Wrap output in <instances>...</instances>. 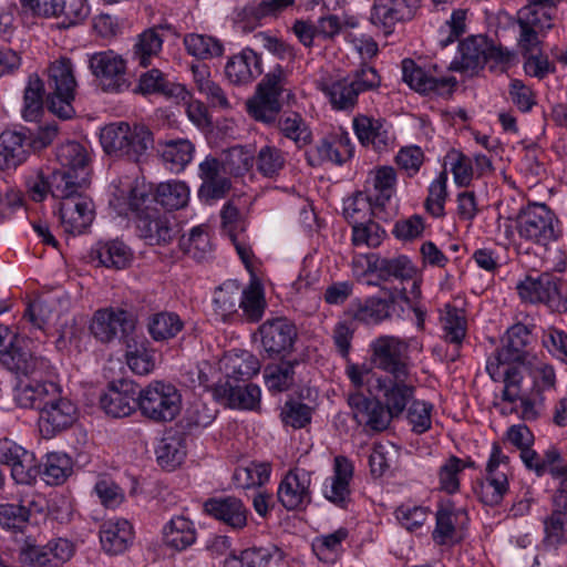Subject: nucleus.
<instances>
[{
  "label": "nucleus",
  "instance_id": "nucleus-1",
  "mask_svg": "<svg viewBox=\"0 0 567 567\" xmlns=\"http://www.w3.org/2000/svg\"><path fill=\"white\" fill-rule=\"evenodd\" d=\"M56 159L62 167L51 173L52 196H65L87 188L91 158L83 144L76 141L61 144L56 150Z\"/></svg>",
  "mask_w": 567,
  "mask_h": 567
},
{
  "label": "nucleus",
  "instance_id": "nucleus-2",
  "mask_svg": "<svg viewBox=\"0 0 567 567\" xmlns=\"http://www.w3.org/2000/svg\"><path fill=\"white\" fill-rule=\"evenodd\" d=\"M390 200V167L382 166L365 182V194L357 192L343 202V216L350 224H359L372 215L386 220Z\"/></svg>",
  "mask_w": 567,
  "mask_h": 567
},
{
  "label": "nucleus",
  "instance_id": "nucleus-3",
  "mask_svg": "<svg viewBox=\"0 0 567 567\" xmlns=\"http://www.w3.org/2000/svg\"><path fill=\"white\" fill-rule=\"evenodd\" d=\"M100 142L109 155L141 162L153 147V134L142 124L111 123L102 128Z\"/></svg>",
  "mask_w": 567,
  "mask_h": 567
},
{
  "label": "nucleus",
  "instance_id": "nucleus-4",
  "mask_svg": "<svg viewBox=\"0 0 567 567\" xmlns=\"http://www.w3.org/2000/svg\"><path fill=\"white\" fill-rule=\"evenodd\" d=\"M369 391L373 399L361 393L348 398L352 415L359 424L365 425L372 432H381L390 426V385L381 378L370 379Z\"/></svg>",
  "mask_w": 567,
  "mask_h": 567
},
{
  "label": "nucleus",
  "instance_id": "nucleus-5",
  "mask_svg": "<svg viewBox=\"0 0 567 567\" xmlns=\"http://www.w3.org/2000/svg\"><path fill=\"white\" fill-rule=\"evenodd\" d=\"M369 391L373 399L361 393L348 398L352 415L359 424L365 425L372 432H381L390 426V385L381 378L370 379Z\"/></svg>",
  "mask_w": 567,
  "mask_h": 567
},
{
  "label": "nucleus",
  "instance_id": "nucleus-6",
  "mask_svg": "<svg viewBox=\"0 0 567 567\" xmlns=\"http://www.w3.org/2000/svg\"><path fill=\"white\" fill-rule=\"evenodd\" d=\"M380 84V76L375 69L362 64L359 69L344 78L320 83V90L328 97L336 111H352L359 94L372 90Z\"/></svg>",
  "mask_w": 567,
  "mask_h": 567
},
{
  "label": "nucleus",
  "instance_id": "nucleus-7",
  "mask_svg": "<svg viewBox=\"0 0 567 567\" xmlns=\"http://www.w3.org/2000/svg\"><path fill=\"white\" fill-rule=\"evenodd\" d=\"M558 219L546 205L530 203L519 209L516 217V229L520 238L546 247L560 236Z\"/></svg>",
  "mask_w": 567,
  "mask_h": 567
},
{
  "label": "nucleus",
  "instance_id": "nucleus-8",
  "mask_svg": "<svg viewBox=\"0 0 567 567\" xmlns=\"http://www.w3.org/2000/svg\"><path fill=\"white\" fill-rule=\"evenodd\" d=\"M48 71L49 109L61 118H71L74 114L72 102L78 85L72 61L69 58H60L50 64Z\"/></svg>",
  "mask_w": 567,
  "mask_h": 567
},
{
  "label": "nucleus",
  "instance_id": "nucleus-9",
  "mask_svg": "<svg viewBox=\"0 0 567 567\" xmlns=\"http://www.w3.org/2000/svg\"><path fill=\"white\" fill-rule=\"evenodd\" d=\"M182 395L175 385L154 381L138 390V409L154 422H171L181 411Z\"/></svg>",
  "mask_w": 567,
  "mask_h": 567
},
{
  "label": "nucleus",
  "instance_id": "nucleus-10",
  "mask_svg": "<svg viewBox=\"0 0 567 567\" xmlns=\"http://www.w3.org/2000/svg\"><path fill=\"white\" fill-rule=\"evenodd\" d=\"M416 269L406 256H399L392 260V277L400 280L399 286H392L398 293H392V311L398 308L402 312H408L410 317L413 315L416 319V326L420 330L424 328L425 312L416 306V299L421 296V289L415 279Z\"/></svg>",
  "mask_w": 567,
  "mask_h": 567
},
{
  "label": "nucleus",
  "instance_id": "nucleus-11",
  "mask_svg": "<svg viewBox=\"0 0 567 567\" xmlns=\"http://www.w3.org/2000/svg\"><path fill=\"white\" fill-rule=\"evenodd\" d=\"M507 59L508 55L489 43L485 37L471 35L460 43L458 56L450 63L447 69L475 74L491 60L504 62Z\"/></svg>",
  "mask_w": 567,
  "mask_h": 567
},
{
  "label": "nucleus",
  "instance_id": "nucleus-12",
  "mask_svg": "<svg viewBox=\"0 0 567 567\" xmlns=\"http://www.w3.org/2000/svg\"><path fill=\"white\" fill-rule=\"evenodd\" d=\"M91 334L102 343L130 340L135 329L134 316L123 308H101L93 313L89 326Z\"/></svg>",
  "mask_w": 567,
  "mask_h": 567
},
{
  "label": "nucleus",
  "instance_id": "nucleus-13",
  "mask_svg": "<svg viewBox=\"0 0 567 567\" xmlns=\"http://www.w3.org/2000/svg\"><path fill=\"white\" fill-rule=\"evenodd\" d=\"M530 331L522 323L512 326L506 333L504 346L488 358L486 371L494 381L502 378L501 367L512 363H524L528 357Z\"/></svg>",
  "mask_w": 567,
  "mask_h": 567
},
{
  "label": "nucleus",
  "instance_id": "nucleus-14",
  "mask_svg": "<svg viewBox=\"0 0 567 567\" xmlns=\"http://www.w3.org/2000/svg\"><path fill=\"white\" fill-rule=\"evenodd\" d=\"M89 68L104 92L121 93L128 90L126 62L114 51L107 50L91 54Z\"/></svg>",
  "mask_w": 567,
  "mask_h": 567
},
{
  "label": "nucleus",
  "instance_id": "nucleus-15",
  "mask_svg": "<svg viewBox=\"0 0 567 567\" xmlns=\"http://www.w3.org/2000/svg\"><path fill=\"white\" fill-rule=\"evenodd\" d=\"M78 415V406L70 399L61 396L60 389L55 385L54 394L47 398L40 412V431L45 437H52L71 427Z\"/></svg>",
  "mask_w": 567,
  "mask_h": 567
},
{
  "label": "nucleus",
  "instance_id": "nucleus-16",
  "mask_svg": "<svg viewBox=\"0 0 567 567\" xmlns=\"http://www.w3.org/2000/svg\"><path fill=\"white\" fill-rule=\"evenodd\" d=\"M261 347L269 358H285L293 350L298 331L285 317L267 319L259 328Z\"/></svg>",
  "mask_w": 567,
  "mask_h": 567
},
{
  "label": "nucleus",
  "instance_id": "nucleus-17",
  "mask_svg": "<svg viewBox=\"0 0 567 567\" xmlns=\"http://www.w3.org/2000/svg\"><path fill=\"white\" fill-rule=\"evenodd\" d=\"M75 553L74 544L68 538H55L39 546L25 543L20 550V560L32 567H60Z\"/></svg>",
  "mask_w": 567,
  "mask_h": 567
},
{
  "label": "nucleus",
  "instance_id": "nucleus-18",
  "mask_svg": "<svg viewBox=\"0 0 567 567\" xmlns=\"http://www.w3.org/2000/svg\"><path fill=\"white\" fill-rule=\"evenodd\" d=\"M83 190L65 196H54L61 199L59 214L64 230L69 234H82L94 219V205L91 198L82 195Z\"/></svg>",
  "mask_w": 567,
  "mask_h": 567
},
{
  "label": "nucleus",
  "instance_id": "nucleus-19",
  "mask_svg": "<svg viewBox=\"0 0 567 567\" xmlns=\"http://www.w3.org/2000/svg\"><path fill=\"white\" fill-rule=\"evenodd\" d=\"M311 473L299 467L287 472L278 489V502L287 511H303L311 503Z\"/></svg>",
  "mask_w": 567,
  "mask_h": 567
},
{
  "label": "nucleus",
  "instance_id": "nucleus-20",
  "mask_svg": "<svg viewBox=\"0 0 567 567\" xmlns=\"http://www.w3.org/2000/svg\"><path fill=\"white\" fill-rule=\"evenodd\" d=\"M102 410L113 417H125L138 408V386L130 380L121 379L109 384L100 396Z\"/></svg>",
  "mask_w": 567,
  "mask_h": 567
},
{
  "label": "nucleus",
  "instance_id": "nucleus-21",
  "mask_svg": "<svg viewBox=\"0 0 567 567\" xmlns=\"http://www.w3.org/2000/svg\"><path fill=\"white\" fill-rule=\"evenodd\" d=\"M137 236L151 246H165L178 234L177 225L158 209H148L135 219Z\"/></svg>",
  "mask_w": 567,
  "mask_h": 567
},
{
  "label": "nucleus",
  "instance_id": "nucleus-22",
  "mask_svg": "<svg viewBox=\"0 0 567 567\" xmlns=\"http://www.w3.org/2000/svg\"><path fill=\"white\" fill-rule=\"evenodd\" d=\"M23 343L14 338L7 349L0 350L1 364L18 375H41L48 369V362L43 358L33 355Z\"/></svg>",
  "mask_w": 567,
  "mask_h": 567
},
{
  "label": "nucleus",
  "instance_id": "nucleus-23",
  "mask_svg": "<svg viewBox=\"0 0 567 567\" xmlns=\"http://www.w3.org/2000/svg\"><path fill=\"white\" fill-rule=\"evenodd\" d=\"M517 290L524 301L544 302L551 308H558L560 305L558 279L548 272H544L537 278L526 277L517 285Z\"/></svg>",
  "mask_w": 567,
  "mask_h": 567
},
{
  "label": "nucleus",
  "instance_id": "nucleus-24",
  "mask_svg": "<svg viewBox=\"0 0 567 567\" xmlns=\"http://www.w3.org/2000/svg\"><path fill=\"white\" fill-rule=\"evenodd\" d=\"M204 512L235 530L247 525L248 509L241 499L235 496L208 498L204 503Z\"/></svg>",
  "mask_w": 567,
  "mask_h": 567
},
{
  "label": "nucleus",
  "instance_id": "nucleus-25",
  "mask_svg": "<svg viewBox=\"0 0 567 567\" xmlns=\"http://www.w3.org/2000/svg\"><path fill=\"white\" fill-rule=\"evenodd\" d=\"M402 80L414 91L420 93L449 92L457 84L454 76H441L427 74L422 68L411 59L402 61Z\"/></svg>",
  "mask_w": 567,
  "mask_h": 567
},
{
  "label": "nucleus",
  "instance_id": "nucleus-26",
  "mask_svg": "<svg viewBox=\"0 0 567 567\" xmlns=\"http://www.w3.org/2000/svg\"><path fill=\"white\" fill-rule=\"evenodd\" d=\"M262 73L260 56L251 49H244L229 58L225 65V75L236 85L250 83Z\"/></svg>",
  "mask_w": 567,
  "mask_h": 567
},
{
  "label": "nucleus",
  "instance_id": "nucleus-27",
  "mask_svg": "<svg viewBox=\"0 0 567 567\" xmlns=\"http://www.w3.org/2000/svg\"><path fill=\"white\" fill-rule=\"evenodd\" d=\"M352 476V463L344 456H337L334 458V474L330 481H327L324 484V497L340 507H346L350 497L349 484Z\"/></svg>",
  "mask_w": 567,
  "mask_h": 567
},
{
  "label": "nucleus",
  "instance_id": "nucleus-28",
  "mask_svg": "<svg viewBox=\"0 0 567 567\" xmlns=\"http://www.w3.org/2000/svg\"><path fill=\"white\" fill-rule=\"evenodd\" d=\"M133 540V527L124 518L105 520L100 529L102 548L111 555L124 553Z\"/></svg>",
  "mask_w": 567,
  "mask_h": 567
},
{
  "label": "nucleus",
  "instance_id": "nucleus-29",
  "mask_svg": "<svg viewBox=\"0 0 567 567\" xmlns=\"http://www.w3.org/2000/svg\"><path fill=\"white\" fill-rule=\"evenodd\" d=\"M214 395L217 400H225L231 408L254 410L260 403L261 391L252 383L241 386L226 380L224 383H217Z\"/></svg>",
  "mask_w": 567,
  "mask_h": 567
},
{
  "label": "nucleus",
  "instance_id": "nucleus-30",
  "mask_svg": "<svg viewBox=\"0 0 567 567\" xmlns=\"http://www.w3.org/2000/svg\"><path fill=\"white\" fill-rule=\"evenodd\" d=\"M133 92L142 95L161 93L176 101H186L189 97V92L185 86L167 82L158 69H152L141 74L138 84Z\"/></svg>",
  "mask_w": 567,
  "mask_h": 567
},
{
  "label": "nucleus",
  "instance_id": "nucleus-31",
  "mask_svg": "<svg viewBox=\"0 0 567 567\" xmlns=\"http://www.w3.org/2000/svg\"><path fill=\"white\" fill-rule=\"evenodd\" d=\"M30 151L24 132H2L0 134V169L4 171L17 167L27 159Z\"/></svg>",
  "mask_w": 567,
  "mask_h": 567
},
{
  "label": "nucleus",
  "instance_id": "nucleus-32",
  "mask_svg": "<svg viewBox=\"0 0 567 567\" xmlns=\"http://www.w3.org/2000/svg\"><path fill=\"white\" fill-rule=\"evenodd\" d=\"M353 155V148L347 136L336 141L322 140L318 145L307 152V159L311 166L323 163L342 165Z\"/></svg>",
  "mask_w": 567,
  "mask_h": 567
},
{
  "label": "nucleus",
  "instance_id": "nucleus-33",
  "mask_svg": "<svg viewBox=\"0 0 567 567\" xmlns=\"http://www.w3.org/2000/svg\"><path fill=\"white\" fill-rule=\"evenodd\" d=\"M353 130L362 145L371 146L378 153L388 151L389 136L384 120L359 115L353 118Z\"/></svg>",
  "mask_w": 567,
  "mask_h": 567
},
{
  "label": "nucleus",
  "instance_id": "nucleus-34",
  "mask_svg": "<svg viewBox=\"0 0 567 567\" xmlns=\"http://www.w3.org/2000/svg\"><path fill=\"white\" fill-rule=\"evenodd\" d=\"M156 461L162 468L167 471L179 466L186 456L185 437L182 433L169 432L159 441L156 450Z\"/></svg>",
  "mask_w": 567,
  "mask_h": 567
},
{
  "label": "nucleus",
  "instance_id": "nucleus-35",
  "mask_svg": "<svg viewBox=\"0 0 567 567\" xmlns=\"http://www.w3.org/2000/svg\"><path fill=\"white\" fill-rule=\"evenodd\" d=\"M546 539L551 544L567 540V492L561 488L554 496V509L545 522Z\"/></svg>",
  "mask_w": 567,
  "mask_h": 567
},
{
  "label": "nucleus",
  "instance_id": "nucleus-36",
  "mask_svg": "<svg viewBox=\"0 0 567 567\" xmlns=\"http://www.w3.org/2000/svg\"><path fill=\"white\" fill-rule=\"evenodd\" d=\"M164 543L176 550H184L196 542L194 523L184 516H174L163 528Z\"/></svg>",
  "mask_w": 567,
  "mask_h": 567
},
{
  "label": "nucleus",
  "instance_id": "nucleus-37",
  "mask_svg": "<svg viewBox=\"0 0 567 567\" xmlns=\"http://www.w3.org/2000/svg\"><path fill=\"white\" fill-rule=\"evenodd\" d=\"M298 360H281L269 363L264 369V380L270 392H285L295 386V368Z\"/></svg>",
  "mask_w": 567,
  "mask_h": 567
},
{
  "label": "nucleus",
  "instance_id": "nucleus-38",
  "mask_svg": "<svg viewBox=\"0 0 567 567\" xmlns=\"http://www.w3.org/2000/svg\"><path fill=\"white\" fill-rule=\"evenodd\" d=\"M241 287L236 280H228L216 288L213 297V309L223 321L238 313Z\"/></svg>",
  "mask_w": 567,
  "mask_h": 567
},
{
  "label": "nucleus",
  "instance_id": "nucleus-39",
  "mask_svg": "<svg viewBox=\"0 0 567 567\" xmlns=\"http://www.w3.org/2000/svg\"><path fill=\"white\" fill-rule=\"evenodd\" d=\"M352 319L364 324H378L390 316V291L372 296L351 312Z\"/></svg>",
  "mask_w": 567,
  "mask_h": 567
},
{
  "label": "nucleus",
  "instance_id": "nucleus-40",
  "mask_svg": "<svg viewBox=\"0 0 567 567\" xmlns=\"http://www.w3.org/2000/svg\"><path fill=\"white\" fill-rule=\"evenodd\" d=\"M259 359L249 351L240 350L226 357L227 380L246 381L260 371Z\"/></svg>",
  "mask_w": 567,
  "mask_h": 567
},
{
  "label": "nucleus",
  "instance_id": "nucleus-41",
  "mask_svg": "<svg viewBox=\"0 0 567 567\" xmlns=\"http://www.w3.org/2000/svg\"><path fill=\"white\" fill-rule=\"evenodd\" d=\"M53 382H29L20 384L14 390V400L20 408L37 409L41 412L44 401L50 394H54Z\"/></svg>",
  "mask_w": 567,
  "mask_h": 567
},
{
  "label": "nucleus",
  "instance_id": "nucleus-42",
  "mask_svg": "<svg viewBox=\"0 0 567 567\" xmlns=\"http://www.w3.org/2000/svg\"><path fill=\"white\" fill-rule=\"evenodd\" d=\"M508 492L506 471L486 470L485 480L478 483L476 494L482 503L488 506L498 505Z\"/></svg>",
  "mask_w": 567,
  "mask_h": 567
},
{
  "label": "nucleus",
  "instance_id": "nucleus-43",
  "mask_svg": "<svg viewBox=\"0 0 567 567\" xmlns=\"http://www.w3.org/2000/svg\"><path fill=\"white\" fill-rule=\"evenodd\" d=\"M184 328L181 317L171 311H161L148 317L147 331L154 341L175 338Z\"/></svg>",
  "mask_w": 567,
  "mask_h": 567
},
{
  "label": "nucleus",
  "instance_id": "nucleus-44",
  "mask_svg": "<svg viewBox=\"0 0 567 567\" xmlns=\"http://www.w3.org/2000/svg\"><path fill=\"white\" fill-rule=\"evenodd\" d=\"M95 252L102 266L116 270L126 268L133 257L131 249L121 240L100 243Z\"/></svg>",
  "mask_w": 567,
  "mask_h": 567
},
{
  "label": "nucleus",
  "instance_id": "nucleus-45",
  "mask_svg": "<svg viewBox=\"0 0 567 567\" xmlns=\"http://www.w3.org/2000/svg\"><path fill=\"white\" fill-rule=\"evenodd\" d=\"M183 43L187 53L198 60H212L224 53L223 43L215 37L199 33H188Z\"/></svg>",
  "mask_w": 567,
  "mask_h": 567
},
{
  "label": "nucleus",
  "instance_id": "nucleus-46",
  "mask_svg": "<svg viewBox=\"0 0 567 567\" xmlns=\"http://www.w3.org/2000/svg\"><path fill=\"white\" fill-rule=\"evenodd\" d=\"M217 375L216 368L208 361L204 360L197 363H189L183 367L181 379L182 382L192 389L200 388L204 391L213 390L217 385L214 379Z\"/></svg>",
  "mask_w": 567,
  "mask_h": 567
},
{
  "label": "nucleus",
  "instance_id": "nucleus-47",
  "mask_svg": "<svg viewBox=\"0 0 567 567\" xmlns=\"http://www.w3.org/2000/svg\"><path fill=\"white\" fill-rule=\"evenodd\" d=\"M195 147L188 140H171L163 145L162 158L172 172L179 173L192 162Z\"/></svg>",
  "mask_w": 567,
  "mask_h": 567
},
{
  "label": "nucleus",
  "instance_id": "nucleus-48",
  "mask_svg": "<svg viewBox=\"0 0 567 567\" xmlns=\"http://www.w3.org/2000/svg\"><path fill=\"white\" fill-rule=\"evenodd\" d=\"M416 381L409 373L392 377V419L399 417L405 409L415 402Z\"/></svg>",
  "mask_w": 567,
  "mask_h": 567
},
{
  "label": "nucleus",
  "instance_id": "nucleus-49",
  "mask_svg": "<svg viewBox=\"0 0 567 567\" xmlns=\"http://www.w3.org/2000/svg\"><path fill=\"white\" fill-rule=\"evenodd\" d=\"M163 38L159 32L154 29H147L137 35L133 47V60L141 66H148L154 56L162 51Z\"/></svg>",
  "mask_w": 567,
  "mask_h": 567
},
{
  "label": "nucleus",
  "instance_id": "nucleus-50",
  "mask_svg": "<svg viewBox=\"0 0 567 567\" xmlns=\"http://www.w3.org/2000/svg\"><path fill=\"white\" fill-rule=\"evenodd\" d=\"M189 199V189L184 182L169 181L157 186L155 200L168 210L185 207Z\"/></svg>",
  "mask_w": 567,
  "mask_h": 567
},
{
  "label": "nucleus",
  "instance_id": "nucleus-51",
  "mask_svg": "<svg viewBox=\"0 0 567 567\" xmlns=\"http://www.w3.org/2000/svg\"><path fill=\"white\" fill-rule=\"evenodd\" d=\"M241 291L239 309L243 310V316L250 322L259 321L266 309V300L261 285L257 281H252L248 287L241 288Z\"/></svg>",
  "mask_w": 567,
  "mask_h": 567
},
{
  "label": "nucleus",
  "instance_id": "nucleus-52",
  "mask_svg": "<svg viewBox=\"0 0 567 567\" xmlns=\"http://www.w3.org/2000/svg\"><path fill=\"white\" fill-rule=\"evenodd\" d=\"M44 84L35 73L31 74L24 89L22 116L25 121H37L43 111Z\"/></svg>",
  "mask_w": 567,
  "mask_h": 567
},
{
  "label": "nucleus",
  "instance_id": "nucleus-53",
  "mask_svg": "<svg viewBox=\"0 0 567 567\" xmlns=\"http://www.w3.org/2000/svg\"><path fill=\"white\" fill-rule=\"evenodd\" d=\"M125 358L127 365L135 374L146 375L155 368L154 351L147 349L145 342L127 340Z\"/></svg>",
  "mask_w": 567,
  "mask_h": 567
},
{
  "label": "nucleus",
  "instance_id": "nucleus-54",
  "mask_svg": "<svg viewBox=\"0 0 567 567\" xmlns=\"http://www.w3.org/2000/svg\"><path fill=\"white\" fill-rule=\"evenodd\" d=\"M257 172L266 178H276L286 165V157L281 150L272 145H264L255 155Z\"/></svg>",
  "mask_w": 567,
  "mask_h": 567
},
{
  "label": "nucleus",
  "instance_id": "nucleus-55",
  "mask_svg": "<svg viewBox=\"0 0 567 567\" xmlns=\"http://www.w3.org/2000/svg\"><path fill=\"white\" fill-rule=\"evenodd\" d=\"M276 554L279 549L275 546L247 548L239 556L231 554L225 560V567H268Z\"/></svg>",
  "mask_w": 567,
  "mask_h": 567
},
{
  "label": "nucleus",
  "instance_id": "nucleus-56",
  "mask_svg": "<svg viewBox=\"0 0 567 567\" xmlns=\"http://www.w3.org/2000/svg\"><path fill=\"white\" fill-rule=\"evenodd\" d=\"M280 111L281 103L278 99H271L258 92L247 102L248 114L256 121L267 125L276 124L277 118L280 116Z\"/></svg>",
  "mask_w": 567,
  "mask_h": 567
},
{
  "label": "nucleus",
  "instance_id": "nucleus-57",
  "mask_svg": "<svg viewBox=\"0 0 567 567\" xmlns=\"http://www.w3.org/2000/svg\"><path fill=\"white\" fill-rule=\"evenodd\" d=\"M275 126L280 133L295 142L298 147H302L310 143L311 132L308 130L303 118L298 113H288L277 118Z\"/></svg>",
  "mask_w": 567,
  "mask_h": 567
},
{
  "label": "nucleus",
  "instance_id": "nucleus-58",
  "mask_svg": "<svg viewBox=\"0 0 567 567\" xmlns=\"http://www.w3.org/2000/svg\"><path fill=\"white\" fill-rule=\"evenodd\" d=\"M179 247L193 259L204 260L212 252V244L206 227L196 226L187 236H182Z\"/></svg>",
  "mask_w": 567,
  "mask_h": 567
},
{
  "label": "nucleus",
  "instance_id": "nucleus-59",
  "mask_svg": "<svg viewBox=\"0 0 567 567\" xmlns=\"http://www.w3.org/2000/svg\"><path fill=\"white\" fill-rule=\"evenodd\" d=\"M71 473V458L66 454L55 452L47 454L43 470H40V474L49 485L62 484Z\"/></svg>",
  "mask_w": 567,
  "mask_h": 567
},
{
  "label": "nucleus",
  "instance_id": "nucleus-60",
  "mask_svg": "<svg viewBox=\"0 0 567 567\" xmlns=\"http://www.w3.org/2000/svg\"><path fill=\"white\" fill-rule=\"evenodd\" d=\"M271 466L267 462H250L246 466H239L234 473V480L238 487L250 488L261 486L269 481Z\"/></svg>",
  "mask_w": 567,
  "mask_h": 567
},
{
  "label": "nucleus",
  "instance_id": "nucleus-61",
  "mask_svg": "<svg viewBox=\"0 0 567 567\" xmlns=\"http://www.w3.org/2000/svg\"><path fill=\"white\" fill-rule=\"evenodd\" d=\"M441 323L446 342L460 346L466 336V320L461 310L446 305L441 316Z\"/></svg>",
  "mask_w": 567,
  "mask_h": 567
},
{
  "label": "nucleus",
  "instance_id": "nucleus-62",
  "mask_svg": "<svg viewBox=\"0 0 567 567\" xmlns=\"http://www.w3.org/2000/svg\"><path fill=\"white\" fill-rule=\"evenodd\" d=\"M255 162L254 152L247 146L236 145L224 152L223 168L234 176L249 172Z\"/></svg>",
  "mask_w": 567,
  "mask_h": 567
},
{
  "label": "nucleus",
  "instance_id": "nucleus-63",
  "mask_svg": "<svg viewBox=\"0 0 567 567\" xmlns=\"http://www.w3.org/2000/svg\"><path fill=\"white\" fill-rule=\"evenodd\" d=\"M30 509L21 503L0 504V527L13 533H22L30 520Z\"/></svg>",
  "mask_w": 567,
  "mask_h": 567
},
{
  "label": "nucleus",
  "instance_id": "nucleus-64",
  "mask_svg": "<svg viewBox=\"0 0 567 567\" xmlns=\"http://www.w3.org/2000/svg\"><path fill=\"white\" fill-rule=\"evenodd\" d=\"M90 16L86 0H62L59 4L58 27L70 29L83 23Z\"/></svg>",
  "mask_w": 567,
  "mask_h": 567
}]
</instances>
